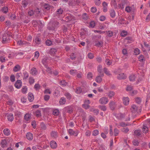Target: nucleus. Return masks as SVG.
<instances>
[{
  "instance_id": "f3484780",
  "label": "nucleus",
  "mask_w": 150,
  "mask_h": 150,
  "mask_svg": "<svg viewBox=\"0 0 150 150\" xmlns=\"http://www.w3.org/2000/svg\"><path fill=\"white\" fill-rule=\"evenodd\" d=\"M51 136L54 138H56L58 137V133L55 131H52L50 133Z\"/></svg>"
},
{
  "instance_id": "774afa93",
  "label": "nucleus",
  "mask_w": 150,
  "mask_h": 150,
  "mask_svg": "<svg viewBox=\"0 0 150 150\" xmlns=\"http://www.w3.org/2000/svg\"><path fill=\"white\" fill-rule=\"evenodd\" d=\"M50 98V96L47 95H45L44 96V98L45 101H48Z\"/></svg>"
},
{
  "instance_id": "ddd939ff",
  "label": "nucleus",
  "mask_w": 150,
  "mask_h": 150,
  "mask_svg": "<svg viewBox=\"0 0 150 150\" xmlns=\"http://www.w3.org/2000/svg\"><path fill=\"white\" fill-rule=\"evenodd\" d=\"M27 139L29 140H32L33 138V134L30 132L27 133L26 135Z\"/></svg>"
},
{
  "instance_id": "f704fd0d",
  "label": "nucleus",
  "mask_w": 150,
  "mask_h": 150,
  "mask_svg": "<svg viewBox=\"0 0 150 150\" xmlns=\"http://www.w3.org/2000/svg\"><path fill=\"white\" fill-rule=\"evenodd\" d=\"M40 127L41 128V129L43 130H45L46 129L45 125L43 122H41L40 123Z\"/></svg>"
},
{
  "instance_id": "69168bd1",
  "label": "nucleus",
  "mask_w": 150,
  "mask_h": 150,
  "mask_svg": "<svg viewBox=\"0 0 150 150\" xmlns=\"http://www.w3.org/2000/svg\"><path fill=\"white\" fill-rule=\"evenodd\" d=\"M127 34V32L126 31H123L121 33V35L122 37L125 36Z\"/></svg>"
},
{
  "instance_id": "dca6fc26",
  "label": "nucleus",
  "mask_w": 150,
  "mask_h": 150,
  "mask_svg": "<svg viewBox=\"0 0 150 150\" xmlns=\"http://www.w3.org/2000/svg\"><path fill=\"white\" fill-rule=\"evenodd\" d=\"M30 73L33 75H36L38 74V71L35 68H33L30 70Z\"/></svg>"
},
{
  "instance_id": "72a5a7b5",
  "label": "nucleus",
  "mask_w": 150,
  "mask_h": 150,
  "mask_svg": "<svg viewBox=\"0 0 150 150\" xmlns=\"http://www.w3.org/2000/svg\"><path fill=\"white\" fill-rule=\"evenodd\" d=\"M76 5V3L75 1V0H72L71 2H69V6H75Z\"/></svg>"
},
{
  "instance_id": "a211bd4d",
  "label": "nucleus",
  "mask_w": 150,
  "mask_h": 150,
  "mask_svg": "<svg viewBox=\"0 0 150 150\" xmlns=\"http://www.w3.org/2000/svg\"><path fill=\"white\" fill-rule=\"evenodd\" d=\"M20 66L19 64L16 65L13 68V71L14 72H17L21 69Z\"/></svg>"
},
{
  "instance_id": "393cba45",
  "label": "nucleus",
  "mask_w": 150,
  "mask_h": 150,
  "mask_svg": "<svg viewBox=\"0 0 150 150\" xmlns=\"http://www.w3.org/2000/svg\"><path fill=\"white\" fill-rule=\"evenodd\" d=\"M66 102L65 98L64 97L61 98L59 100V103L60 105H63L65 104Z\"/></svg>"
},
{
  "instance_id": "79ce46f5",
  "label": "nucleus",
  "mask_w": 150,
  "mask_h": 150,
  "mask_svg": "<svg viewBox=\"0 0 150 150\" xmlns=\"http://www.w3.org/2000/svg\"><path fill=\"white\" fill-rule=\"evenodd\" d=\"M23 74L24 75L23 79H26L28 78L29 74L26 71L24 72L23 73Z\"/></svg>"
},
{
  "instance_id": "f03ea898",
  "label": "nucleus",
  "mask_w": 150,
  "mask_h": 150,
  "mask_svg": "<svg viewBox=\"0 0 150 150\" xmlns=\"http://www.w3.org/2000/svg\"><path fill=\"white\" fill-rule=\"evenodd\" d=\"M108 101L107 98L106 97H102L99 100V103L101 104H105Z\"/></svg>"
},
{
  "instance_id": "412c9836",
  "label": "nucleus",
  "mask_w": 150,
  "mask_h": 150,
  "mask_svg": "<svg viewBox=\"0 0 150 150\" xmlns=\"http://www.w3.org/2000/svg\"><path fill=\"white\" fill-rule=\"evenodd\" d=\"M125 0L122 1L121 3L120 4H119V6L120 7V8L122 9H123L125 7Z\"/></svg>"
},
{
  "instance_id": "f257e3e1",
  "label": "nucleus",
  "mask_w": 150,
  "mask_h": 150,
  "mask_svg": "<svg viewBox=\"0 0 150 150\" xmlns=\"http://www.w3.org/2000/svg\"><path fill=\"white\" fill-rule=\"evenodd\" d=\"M114 73L115 74H118L117 76V78L118 79H126L127 77L123 73L118 74L117 71H114Z\"/></svg>"
},
{
  "instance_id": "1a4fd4ad",
  "label": "nucleus",
  "mask_w": 150,
  "mask_h": 150,
  "mask_svg": "<svg viewBox=\"0 0 150 150\" xmlns=\"http://www.w3.org/2000/svg\"><path fill=\"white\" fill-rule=\"evenodd\" d=\"M137 109L138 107L136 105H134L132 106L130 109L131 112L133 113H134L137 112Z\"/></svg>"
},
{
  "instance_id": "a19ab883",
  "label": "nucleus",
  "mask_w": 150,
  "mask_h": 150,
  "mask_svg": "<svg viewBox=\"0 0 150 150\" xmlns=\"http://www.w3.org/2000/svg\"><path fill=\"white\" fill-rule=\"evenodd\" d=\"M28 4V1L26 0H23L22 1V4L24 8L27 6Z\"/></svg>"
},
{
  "instance_id": "6ab92c4d",
  "label": "nucleus",
  "mask_w": 150,
  "mask_h": 150,
  "mask_svg": "<svg viewBox=\"0 0 150 150\" xmlns=\"http://www.w3.org/2000/svg\"><path fill=\"white\" fill-rule=\"evenodd\" d=\"M108 96L110 98H111L115 95V93L113 91H110L107 94Z\"/></svg>"
},
{
  "instance_id": "f8f14e48",
  "label": "nucleus",
  "mask_w": 150,
  "mask_h": 150,
  "mask_svg": "<svg viewBox=\"0 0 150 150\" xmlns=\"http://www.w3.org/2000/svg\"><path fill=\"white\" fill-rule=\"evenodd\" d=\"M75 17L72 15H68L66 17V20L67 21H70L72 20H75Z\"/></svg>"
},
{
  "instance_id": "49530a36",
  "label": "nucleus",
  "mask_w": 150,
  "mask_h": 150,
  "mask_svg": "<svg viewBox=\"0 0 150 150\" xmlns=\"http://www.w3.org/2000/svg\"><path fill=\"white\" fill-rule=\"evenodd\" d=\"M59 84L62 86H64L67 85V83L64 80H62L59 82Z\"/></svg>"
},
{
  "instance_id": "423d86ee",
  "label": "nucleus",
  "mask_w": 150,
  "mask_h": 150,
  "mask_svg": "<svg viewBox=\"0 0 150 150\" xmlns=\"http://www.w3.org/2000/svg\"><path fill=\"white\" fill-rule=\"evenodd\" d=\"M50 146L53 149H55L57 147V143L54 141H51L50 142Z\"/></svg>"
},
{
  "instance_id": "864d4df0",
  "label": "nucleus",
  "mask_w": 150,
  "mask_h": 150,
  "mask_svg": "<svg viewBox=\"0 0 150 150\" xmlns=\"http://www.w3.org/2000/svg\"><path fill=\"white\" fill-rule=\"evenodd\" d=\"M103 42L102 41L98 42L96 43V45L98 47H102L103 45Z\"/></svg>"
},
{
  "instance_id": "0e129e2a",
  "label": "nucleus",
  "mask_w": 150,
  "mask_h": 150,
  "mask_svg": "<svg viewBox=\"0 0 150 150\" xmlns=\"http://www.w3.org/2000/svg\"><path fill=\"white\" fill-rule=\"evenodd\" d=\"M131 9V8L129 6H127L125 8V11L128 13L130 12Z\"/></svg>"
},
{
  "instance_id": "4d7b16f0",
  "label": "nucleus",
  "mask_w": 150,
  "mask_h": 150,
  "mask_svg": "<svg viewBox=\"0 0 150 150\" xmlns=\"http://www.w3.org/2000/svg\"><path fill=\"white\" fill-rule=\"evenodd\" d=\"M82 90L80 87H77L76 92L77 94H80Z\"/></svg>"
},
{
  "instance_id": "9d476101",
  "label": "nucleus",
  "mask_w": 150,
  "mask_h": 150,
  "mask_svg": "<svg viewBox=\"0 0 150 150\" xmlns=\"http://www.w3.org/2000/svg\"><path fill=\"white\" fill-rule=\"evenodd\" d=\"M7 119L8 121H12L14 119L13 114L12 113L8 114L7 115Z\"/></svg>"
},
{
  "instance_id": "cd10ccee",
  "label": "nucleus",
  "mask_w": 150,
  "mask_h": 150,
  "mask_svg": "<svg viewBox=\"0 0 150 150\" xmlns=\"http://www.w3.org/2000/svg\"><path fill=\"white\" fill-rule=\"evenodd\" d=\"M77 73V71L75 69H71L70 71V73L72 75H75Z\"/></svg>"
},
{
  "instance_id": "4468645a",
  "label": "nucleus",
  "mask_w": 150,
  "mask_h": 150,
  "mask_svg": "<svg viewBox=\"0 0 150 150\" xmlns=\"http://www.w3.org/2000/svg\"><path fill=\"white\" fill-rule=\"evenodd\" d=\"M141 131L140 130L137 129L136 130L134 131V135L137 137H141L140 136L141 135Z\"/></svg>"
},
{
  "instance_id": "2eb2a0df",
  "label": "nucleus",
  "mask_w": 150,
  "mask_h": 150,
  "mask_svg": "<svg viewBox=\"0 0 150 150\" xmlns=\"http://www.w3.org/2000/svg\"><path fill=\"white\" fill-rule=\"evenodd\" d=\"M129 102V98L127 97H124L123 99V103L125 105H127Z\"/></svg>"
},
{
  "instance_id": "338daca9",
  "label": "nucleus",
  "mask_w": 150,
  "mask_h": 150,
  "mask_svg": "<svg viewBox=\"0 0 150 150\" xmlns=\"http://www.w3.org/2000/svg\"><path fill=\"white\" fill-rule=\"evenodd\" d=\"M10 80L12 82H13L15 81V76L14 75H12L10 76Z\"/></svg>"
},
{
  "instance_id": "7c9ffc66",
  "label": "nucleus",
  "mask_w": 150,
  "mask_h": 150,
  "mask_svg": "<svg viewBox=\"0 0 150 150\" xmlns=\"http://www.w3.org/2000/svg\"><path fill=\"white\" fill-rule=\"evenodd\" d=\"M98 107L101 110L104 111H106L107 110V107L105 105H100Z\"/></svg>"
},
{
  "instance_id": "c9c22d12",
  "label": "nucleus",
  "mask_w": 150,
  "mask_h": 150,
  "mask_svg": "<svg viewBox=\"0 0 150 150\" xmlns=\"http://www.w3.org/2000/svg\"><path fill=\"white\" fill-rule=\"evenodd\" d=\"M134 54L135 55H137L140 53V50L138 48H136L134 50Z\"/></svg>"
},
{
  "instance_id": "0eeeda50",
  "label": "nucleus",
  "mask_w": 150,
  "mask_h": 150,
  "mask_svg": "<svg viewBox=\"0 0 150 150\" xmlns=\"http://www.w3.org/2000/svg\"><path fill=\"white\" fill-rule=\"evenodd\" d=\"M47 29L50 30L52 31L55 30V28L53 25L52 22V23H50L48 24V25L47 27Z\"/></svg>"
},
{
  "instance_id": "603ef678",
  "label": "nucleus",
  "mask_w": 150,
  "mask_h": 150,
  "mask_svg": "<svg viewBox=\"0 0 150 150\" xmlns=\"http://www.w3.org/2000/svg\"><path fill=\"white\" fill-rule=\"evenodd\" d=\"M31 125L33 128L35 129L36 127V122L35 120H33L31 122Z\"/></svg>"
},
{
  "instance_id": "4c0bfd02",
  "label": "nucleus",
  "mask_w": 150,
  "mask_h": 150,
  "mask_svg": "<svg viewBox=\"0 0 150 150\" xmlns=\"http://www.w3.org/2000/svg\"><path fill=\"white\" fill-rule=\"evenodd\" d=\"M57 51V50L55 48H51L50 50V53L51 54H53Z\"/></svg>"
},
{
  "instance_id": "b1692460",
  "label": "nucleus",
  "mask_w": 150,
  "mask_h": 150,
  "mask_svg": "<svg viewBox=\"0 0 150 150\" xmlns=\"http://www.w3.org/2000/svg\"><path fill=\"white\" fill-rule=\"evenodd\" d=\"M4 134L6 136L9 135L10 134V132L9 129H4L3 131Z\"/></svg>"
},
{
  "instance_id": "58836bf2",
  "label": "nucleus",
  "mask_w": 150,
  "mask_h": 150,
  "mask_svg": "<svg viewBox=\"0 0 150 150\" xmlns=\"http://www.w3.org/2000/svg\"><path fill=\"white\" fill-rule=\"evenodd\" d=\"M136 77L134 75H131L129 76V79L130 81H134Z\"/></svg>"
},
{
  "instance_id": "9b49d317",
  "label": "nucleus",
  "mask_w": 150,
  "mask_h": 150,
  "mask_svg": "<svg viewBox=\"0 0 150 150\" xmlns=\"http://www.w3.org/2000/svg\"><path fill=\"white\" fill-rule=\"evenodd\" d=\"M28 98L30 102H32L34 100V96L32 93H29L28 95Z\"/></svg>"
},
{
  "instance_id": "20e7f679",
  "label": "nucleus",
  "mask_w": 150,
  "mask_h": 150,
  "mask_svg": "<svg viewBox=\"0 0 150 150\" xmlns=\"http://www.w3.org/2000/svg\"><path fill=\"white\" fill-rule=\"evenodd\" d=\"M22 82L21 80H18L16 82L15 84V87L17 88H20L22 86Z\"/></svg>"
},
{
  "instance_id": "473e14b6",
  "label": "nucleus",
  "mask_w": 150,
  "mask_h": 150,
  "mask_svg": "<svg viewBox=\"0 0 150 150\" xmlns=\"http://www.w3.org/2000/svg\"><path fill=\"white\" fill-rule=\"evenodd\" d=\"M93 74L92 72H89L88 73L87 76V78L89 79H91L93 77Z\"/></svg>"
},
{
  "instance_id": "bf43d9fd",
  "label": "nucleus",
  "mask_w": 150,
  "mask_h": 150,
  "mask_svg": "<svg viewBox=\"0 0 150 150\" xmlns=\"http://www.w3.org/2000/svg\"><path fill=\"white\" fill-rule=\"evenodd\" d=\"M82 107L86 109H88L90 107L88 104L84 103L82 105Z\"/></svg>"
},
{
  "instance_id": "3c124183",
  "label": "nucleus",
  "mask_w": 150,
  "mask_h": 150,
  "mask_svg": "<svg viewBox=\"0 0 150 150\" xmlns=\"http://www.w3.org/2000/svg\"><path fill=\"white\" fill-rule=\"evenodd\" d=\"M132 143L133 145L135 146L138 145L139 143L138 140L136 139H134Z\"/></svg>"
},
{
  "instance_id": "37998d69",
  "label": "nucleus",
  "mask_w": 150,
  "mask_h": 150,
  "mask_svg": "<svg viewBox=\"0 0 150 150\" xmlns=\"http://www.w3.org/2000/svg\"><path fill=\"white\" fill-rule=\"evenodd\" d=\"M45 67L46 68V71L50 74H52V71L50 68L47 64H45Z\"/></svg>"
},
{
  "instance_id": "5fc2aeb1",
  "label": "nucleus",
  "mask_w": 150,
  "mask_h": 150,
  "mask_svg": "<svg viewBox=\"0 0 150 150\" xmlns=\"http://www.w3.org/2000/svg\"><path fill=\"white\" fill-rule=\"evenodd\" d=\"M129 125V124H128L125 123L124 122H121L120 123V125L121 127H126Z\"/></svg>"
},
{
  "instance_id": "4be33fe9",
  "label": "nucleus",
  "mask_w": 150,
  "mask_h": 150,
  "mask_svg": "<svg viewBox=\"0 0 150 150\" xmlns=\"http://www.w3.org/2000/svg\"><path fill=\"white\" fill-rule=\"evenodd\" d=\"M7 142L5 139L2 140L1 142V146L3 148H4L6 146Z\"/></svg>"
},
{
  "instance_id": "c03bdc74",
  "label": "nucleus",
  "mask_w": 150,
  "mask_h": 150,
  "mask_svg": "<svg viewBox=\"0 0 150 150\" xmlns=\"http://www.w3.org/2000/svg\"><path fill=\"white\" fill-rule=\"evenodd\" d=\"M143 132L144 133H146L148 131V127L146 126H144L142 128Z\"/></svg>"
},
{
  "instance_id": "bb28decb",
  "label": "nucleus",
  "mask_w": 150,
  "mask_h": 150,
  "mask_svg": "<svg viewBox=\"0 0 150 150\" xmlns=\"http://www.w3.org/2000/svg\"><path fill=\"white\" fill-rule=\"evenodd\" d=\"M110 16L112 18H113L115 16V12L113 9H111L110 10Z\"/></svg>"
},
{
  "instance_id": "8fccbe9b",
  "label": "nucleus",
  "mask_w": 150,
  "mask_h": 150,
  "mask_svg": "<svg viewBox=\"0 0 150 150\" xmlns=\"http://www.w3.org/2000/svg\"><path fill=\"white\" fill-rule=\"evenodd\" d=\"M27 90V87L26 86H24L21 89L22 92L23 93H25Z\"/></svg>"
},
{
  "instance_id": "6e6d98bb",
  "label": "nucleus",
  "mask_w": 150,
  "mask_h": 150,
  "mask_svg": "<svg viewBox=\"0 0 150 150\" xmlns=\"http://www.w3.org/2000/svg\"><path fill=\"white\" fill-rule=\"evenodd\" d=\"M47 60L48 59L47 57H45L42 60V62L44 66H45V64H46V63L48 62V61H47Z\"/></svg>"
},
{
  "instance_id": "680f3d73",
  "label": "nucleus",
  "mask_w": 150,
  "mask_h": 150,
  "mask_svg": "<svg viewBox=\"0 0 150 150\" xmlns=\"http://www.w3.org/2000/svg\"><path fill=\"white\" fill-rule=\"evenodd\" d=\"M107 34L109 37H112L113 35V33L111 31H108L106 32Z\"/></svg>"
},
{
  "instance_id": "2f4dec72",
  "label": "nucleus",
  "mask_w": 150,
  "mask_h": 150,
  "mask_svg": "<svg viewBox=\"0 0 150 150\" xmlns=\"http://www.w3.org/2000/svg\"><path fill=\"white\" fill-rule=\"evenodd\" d=\"M45 9L46 10H49L50 9V6L48 4H45L43 5Z\"/></svg>"
},
{
  "instance_id": "052dcab7",
  "label": "nucleus",
  "mask_w": 150,
  "mask_h": 150,
  "mask_svg": "<svg viewBox=\"0 0 150 150\" xmlns=\"http://www.w3.org/2000/svg\"><path fill=\"white\" fill-rule=\"evenodd\" d=\"M141 99L139 97H137L135 98V101L138 104H139L141 102Z\"/></svg>"
},
{
  "instance_id": "e2e57ef3",
  "label": "nucleus",
  "mask_w": 150,
  "mask_h": 150,
  "mask_svg": "<svg viewBox=\"0 0 150 150\" xmlns=\"http://www.w3.org/2000/svg\"><path fill=\"white\" fill-rule=\"evenodd\" d=\"M138 59L141 62H143L145 60L144 57H138Z\"/></svg>"
},
{
  "instance_id": "5701e85b",
  "label": "nucleus",
  "mask_w": 150,
  "mask_h": 150,
  "mask_svg": "<svg viewBox=\"0 0 150 150\" xmlns=\"http://www.w3.org/2000/svg\"><path fill=\"white\" fill-rule=\"evenodd\" d=\"M52 24L55 29L59 27V23L57 21H53Z\"/></svg>"
},
{
  "instance_id": "6e6552de",
  "label": "nucleus",
  "mask_w": 150,
  "mask_h": 150,
  "mask_svg": "<svg viewBox=\"0 0 150 150\" xmlns=\"http://www.w3.org/2000/svg\"><path fill=\"white\" fill-rule=\"evenodd\" d=\"M9 40V39L8 36H4L3 37V40L2 42L3 44H5L8 42Z\"/></svg>"
},
{
  "instance_id": "13d9d810",
  "label": "nucleus",
  "mask_w": 150,
  "mask_h": 150,
  "mask_svg": "<svg viewBox=\"0 0 150 150\" xmlns=\"http://www.w3.org/2000/svg\"><path fill=\"white\" fill-rule=\"evenodd\" d=\"M40 86L39 84H35L34 86V88L36 90H39L40 88Z\"/></svg>"
},
{
  "instance_id": "39448f33",
  "label": "nucleus",
  "mask_w": 150,
  "mask_h": 150,
  "mask_svg": "<svg viewBox=\"0 0 150 150\" xmlns=\"http://www.w3.org/2000/svg\"><path fill=\"white\" fill-rule=\"evenodd\" d=\"M109 105L111 110H114L116 107L115 103L113 101H111L110 102Z\"/></svg>"
},
{
  "instance_id": "a18cd8bd",
  "label": "nucleus",
  "mask_w": 150,
  "mask_h": 150,
  "mask_svg": "<svg viewBox=\"0 0 150 150\" xmlns=\"http://www.w3.org/2000/svg\"><path fill=\"white\" fill-rule=\"evenodd\" d=\"M99 133V132L98 130L97 129L93 130L92 133V134L93 136H96Z\"/></svg>"
},
{
  "instance_id": "7ed1b4c3",
  "label": "nucleus",
  "mask_w": 150,
  "mask_h": 150,
  "mask_svg": "<svg viewBox=\"0 0 150 150\" xmlns=\"http://www.w3.org/2000/svg\"><path fill=\"white\" fill-rule=\"evenodd\" d=\"M33 114L37 117H40L42 116L41 111L40 110H38L35 111H33Z\"/></svg>"
},
{
  "instance_id": "ea45409f",
  "label": "nucleus",
  "mask_w": 150,
  "mask_h": 150,
  "mask_svg": "<svg viewBox=\"0 0 150 150\" xmlns=\"http://www.w3.org/2000/svg\"><path fill=\"white\" fill-rule=\"evenodd\" d=\"M35 41V42L36 43L37 45H38L40 43V42H41L40 39L38 37L36 38Z\"/></svg>"
},
{
  "instance_id": "c85d7f7f",
  "label": "nucleus",
  "mask_w": 150,
  "mask_h": 150,
  "mask_svg": "<svg viewBox=\"0 0 150 150\" xmlns=\"http://www.w3.org/2000/svg\"><path fill=\"white\" fill-rule=\"evenodd\" d=\"M63 12V10L61 8H60L58 9V10L56 11V15L58 16L59 15H60L62 14Z\"/></svg>"
},
{
  "instance_id": "de8ad7c7",
  "label": "nucleus",
  "mask_w": 150,
  "mask_h": 150,
  "mask_svg": "<svg viewBox=\"0 0 150 150\" xmlns=\"http://www.w3.org/2000/svg\"><path fill=\"white\" fill-rule=\"evenodd\" d=\"M64 95L67 99L69 100L71 99V96L69 93L68 92L65 93Z\"/></svg>"
},
{
  "instance_id": "09e8293b",
  "label": "nucleus",
  "mask_w": 150,
  "mask_h": 150,
  "mask_svg": "<svg viewBox=\"0 0 150 150\" xmlns=\"http://www.w3.org/2000/svg\"><path fill=\"white\" fill-rule=\"evenodd\" d=\"M3 12L6 13H7L8 11V8L7 7H4L2 9Z\"/></svg>"
},
{
  "instance_id": "c756f323",
  "label": "nucleus",
  "mask_w": 150,
  "mask_h": 150,
  "mask_svg": "<svg viewBox=\"0 0 150 150\" xmlns=\"http://www.w3.org/2000/svg\"><path fill=\"white\" fill-rule=\"evenodd\" d=\"M31 118V115L30 114H26L24 116V118L26 121L29 120Z\"/></svg>"
},
{
  "instance_id": "e433bc0d",
  "label": "nucleus",
  "mask_w": 150,
  "mask_h": 150,
  "mask_svg": "<svg viewBox=\"0 0 150 150\" xmlns=\"http://www.w3.org/2000/svg\"><path fill=\"white\" fill-rule=\"evenodd\" d=\"M59 112L58 109H56L53 110V114L54 115L57 116L59 115Z\"/></svg>"
},
{
  "instance_id": "a878e982",
  "label": "nucleus",
  "mask_w": 150,
  "mask_h": 150,
  "mask_svg": "<svg viewBox=\"0 0 150 150\" xmlns=\"http://www.w3.org/2000/svg\"><path fill=\"white\" fill-rule=\"evenodd\" d=\"M103 77L99 76H97L95 79L96 81L98 83H100L102 81V77Z\"/></svg>"
},
{
  "instance_id": "aec40b11",
  "label": "nucleus",
  "mask_w": 150,
  "mask_h": 150,
  "mask_svg": "<svg viewBox=\"0 0 150 150\" xmlns=\"http://www.w3.org/2000/svg\"><path fill=\"white\" fill-rule=\"evenodd\" d=\"M103 71L105 74L107 76H110L112 75L110 71H109L106 68H104Z\"/></svg>"
}]
</instances>
